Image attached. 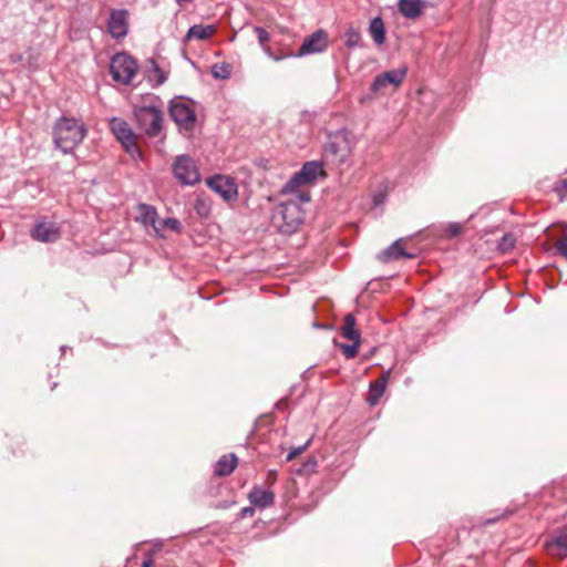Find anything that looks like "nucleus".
<instances>
[{
	"label": "nucleus",
	"instance_id": "32",
	"mask_svg": "<svg viewBox=\"0 0 567 567\" xmlns=\"http://www.w3.org/2000/svg\"><path fill=\"white\" fill-rule=\"evenodd\" d=\"M311 439H309L303 445L292 449L288 455L286 456V461L290 462L292 461L297 455L301 454L309 445H310Z\"/></svg>",
	"mask_w": 567,
	"mask_h": 567
},
{
	"label": "nucleus",
	"instance_id": "6",
	"mask_svg": "<svg viewBox=\"0 0 567 567\" xmlns=\"http://www.w3.org/2000/svg\"><path fill=\"white\" fill-rule=\"evenodd\" d=\"M322 165L317 161L306 162L301 169L293 174L284 185L282 193H295L300 186L312 184L318 176L323 175Z\"/></svg>",
	"mask_w": 567,
	"mask_h": 567
},
{
	"label": "nucleus",
	"instance_id": "34",
	"mask_svg": "<svg viewBox=\"0 0 567 567\" xmlns=\"http://www.w3.org/2000/svg\"><path fill=\"white\" fill-rule=\"evenodd\" d=\"M151 63H152L153 71H154V73L156 75V84L157 85L163 84L166 81V78H165L164 73L162 72L159 66L155 63L154 60H151Z\"/></svg>",
	"mask_w": 567,
	"mask_h": 567
},
{
	"label": "nucleus",
	"instance_id": "14",
	"mask_svg": "<svg viewBox=\"0 0 567 567\" xmlns=\"http://www.w3.org/2000/svg\"><path fill=\"white\" fill-rule=\"evenodd\" d=\"M324 157L334 164H343L348 161L350 151L346 141H329L323 148Z\"/></svg>",
	"mask_w": 567,
	"mask_h": 567
},
{
	"label": "nucleus",
	"instance_id": "3",
	"mask_svg": "<svg viewBox=\"0 0 567 567\" xmlns=\"http://www.w3.org/2000/svg\"><path fill=\"white\" fill-rule=\"evenodd\" d=\"M133 117L137 128L148 137L157 136L163 126V111L156 103L135 105Z\"/></svg>",
	"mask_w": 567,
	"mask_h": 567
},
{
	"label": "nucleus",
	"instance_id": "45",
	"mask_svg": "<svg viewBox=\"0 0 567 567\" xmlns=\"http://www.w3.org/2000/svg\"><path fill=\"white\" fill-rule=\"evenodd\" d=\"M196 209H197V213L203 214V213H202V210H204V207H200V208H199V206L197 205V206H196Z\"/></svg>",
	"mask_w": 567,
	"mask_h": 567
},
{
	"label": "nucleus",
	"instance_id": "19",
	"mask_svg": "<svg viewBox=\"0 0 567 567\" xmlns=\"http://www.w3.org/2000/svg\"><path fill=\"white\" fill-rule=\"evenodd\" d=\"M414 254L406 252L405 249L401 245V239L394 241L391 246L385 248L380 255L379 259L382 262H389L392 260H398L400 258H414Z\"/></svg>",
	"mask_w": 567,
	"mask_h": 567
},
{
	"label": "nucleus",
	"instance_id": "12",
	"mask_svg": "<svg viewBox=\"0 0 567 567\" xmlns=\"http://www.w3.org/2000/svg\"><path fill=\"white\" fill-rule=\"evenodd\" d=\"M405 75L406 68L394 69L382 74H379L374 78L373 82L371 83L370 90L372 93H378L389 84L393 85L394 87H398L403 82Z\"/></svg>",
	"mask_w": 567,
	"mask_h": 567
},
{
	"label": "nucleus",
	"instance_id": "8",
	"mask_svg": "<svg viewBox=\"0 0 567 567\" xmlns=\"http://www.w3.org/2000/svg\"><path fill=\"white\" fill-rule=\"evenodd\" d=\"M169 114L181 130L190 131L196 123V114L188 101L177 99L171 102Z\"/></svg>",
	"mask_w": 567,
	"mask_h": 567
},
{
	"label": "nucleus",
	"instance_id": "16",
	"mask_svg": "<svg viewBox=\"0 0 567 567\" xmlns=\"http://www.w3.org/2000/svg\"><path fill=\"white\" fill-rule=\"evenodd\" d=\"M547 550L560 558L567 557V526L558 529L551 542L546 544Z\"/></svg>",
	"mask_w": 567,
	"mask_h": 567
},
{
	"label": "nucleus",
	"instance_id": "1",
	"mask_svg": "<svg viewBox=\"0 0 567 567\" xmlns=\"http://www.w3.org/2000/svg\"><path fill=\"white\" fill-rule=\"evenodd\" d=\"M85 126L75 118L61 117L53 128L55 146L64 154L71 153L84 138Z\"/></svg>",
	"mask_w": 567,
	"mask_h": 567
},
{
	"label": "nucleus",
	"instance_id": "39",
	"mask_svg": "<svg viewBox=\"0 0 567 567\" xmlns=\"http://www.w3.org/2000/svg\"><path fill=\"white\" fill-rule=\"evenodd\" d=\"M298 198H299L300 202H303V203H307L310 199V197H309V195L307 193L299 194Z\"/></svg>",
	"mask_w": 567,
	"mask_h": 567
},
{
	"label": "nucleus",
	"instance_id": "10",
	"mask_svg": "<svg viewBox=\"0 0 567 567\" xmlns=\"http://www.w3.org/2000/svg\"><path fill=\"white\" fill-rule=\"evenodd\" d=\"M328 48V34L324 30H317L309 37H307L298 52L296 58H302L309 54L321 53Z\"/></svg>",
	"mask_w": 567,
	"mask_h": 567
},
{
	"label": "nucleus",
	"instance_id": "11",
	"mask_svg": "<svg viewBox=\"0 0 567 567\" xmlns=\"http://www.w3.org/2000/svg\"><path fill=\"white\" fill-rule=\"evenodd\" d=\"M107 31L116 40L125 38L128 31V11L113 10L107 20Z\"/></svg>",
	"mask_w": 567,
	"mask_h": 567
},
{
	"label": "nucleus",
	"instance_id": "40",
	"mask_svg": "<svg viewBox=\"0 0 567 567\" xmlns=\"http://www.w3.org/2000/svg\"><path fill=\"white\" fill-rule=\"evenodd\" d=\"M441 0H425V2H427L431 6H434L436 4L437 2H440Z\"/></svg>",
	"mask_w": 567,
	"mask_h": 567
},
{
	"label": "nucleus",
	"instance_id": "43",
	"mask_svg": "<svg viewBox=\"0 0 567 567\" xmlns=\"http://www.w3.org/2000/svg\"><path fill=\"white\" fill-rule=\"evenodd\" d=\"M560 184H561V186H563L564 188H566V189H567V181H566V179L561 181V183H560Z\"/></svg>",
	"mask_w": 567,
	"mask_h": 567
},
{
	"label": "nucleus",
	"instance_id": "38",
	"mask_svg": "<svg viewBox=\"0 0 567 567\" xmlns=\"http://www.w3.org/2000/svg\"><path fill=\"white\" fill-rule=\"evenodd\" d=\"M142 567H153V559L151 557L145 558L142 563Z\"/></svg>",
	"mask_w": 567,
	"mask_h": 567
},
{
	"label": "nucleus",
	"instance_id": "9",
	"mask_svg": "<svg viewBox=\"0 0 567 567\" xmlns=\"http://www.w3.org/2000/svg\"><path fill=\"white\" fill-rule=\"evenodd\" d=\"M207 186L226 202L234 200L238 196L236 183L227 176H212L207 179Z\"/></svg>",
	"mask_w": 567,
	"mask_h": 567
},
{
	"label": "nucleus",
	"instance_id": "15",
	"mask_svg": "<svg viewBox=\"0 0 567 567\" xmlns=\"http://www.w3.org/2000/svg\"><path fill=\"white\" fill-rule=\"evenodd\" d=\"M138 215L136 216V221L142 224L145 227L151 226L158 237H163L161 234V227L158 224V215L154 206L148 204H138L137 206Z\"/></svg>",
	"mask_w": 567,
	"mask_h": 567
},
{
	"label": "nucleus",
	"instance_id": "27",
	"mask_svg": "<svg viewBox=\"0 0 567 567\" xmlns=\"http://www.w3.org/2000/svg\"><path fill=\"white\" fill-rule=\"evenodd\" d=\"M516 238L513 234H505L498 241V249L502 252H507L512 250L515 246Z\"/></svg>",
	"mask_w": 567,
	"mask_h": 567
},
{
	"label": "nucleus",
	"instance_id": "37",
	"mask_svg": "<svg viewBox=\"0 0 567 567\" xmlns=\"http://www.w3.org/2000/svg\"><path fill=\"white\" fill-rule=\"evenodd\" d=\"M384 196L382 194H377L373 197L374 205H380L383 202Z\"/></svg>",
	"mask_w": 567,
	"mask_h": 567
},
{
	"label": "nucleus",
	"instance_id": "28",
	"mask_svg": "<svg viewBox=\"0 0 567 567\" xmlns=\"http://www.w3.org/2000/svg\"><path fill=\"white\" fill-rule=\"evenodd\" d=\"M360 343L361 340L352 341L351 344H341L340 349L342 350L346 358L351 359L357 355Z\"/></svg>",
	"mask_w": 567,
	"mask_h": 567
},
{
	"label": "nucleus",
	"instance_id": "25",
	"mask_svg": "<svg viewBox=\"0 0 567 567\" xmlns=\"http://www.w3.org/2000/svg\"><path fill=\"white\" fill-rule=\"evenodd\" d=\"M344 45L349 49H353L360 44L361 35L359 30L350 27L344 32Z\"/></svg>",
	"mask_w": 567,
	"mask_h": 567
},
{
	"label": "nucleus",
	"instance_id": "22",
	"mask_svg": "<svg viewBox=\"0 0 567 567\" xmlns=\"http://www.w3.org/2000/svg\"><path fill=\"white\" fill-rule=\"evenodd\" d=\"M237 466V457L234 453L223 455L216 463L214 473L217 476H227L234 472Z\"/></svg>",
	"mask_w": 567,
	"mask_h": 567
},
{
	"label": "nucleus",
	"instance_id": "30",
	"mask_svg": "<svg viewBox=\"0 0 567 567\" xmlns=\"http://www.w3.org/2000/svg\"><path fill=\"white\" fill-rule=\"evenodd\" d=\"M161 227V230L164 227H167L174 231H178L181 229V223L176 218H165L162 221H158L157 224Z\"/></svg>",
	"mask_w": 567,
	"mask_h": 567
},
{
	"label": "nucleus",
	"instance_id": "20",
	"mask_svg": "<svg viewBox=\"0 0 567 567\" xmlns=\"http://www.w3.org/2000/svg\"><path fill=\"white\" fill-rule=\"evenodd\" d=\"M248 497L250 503L259 508H266L272 505L275 501V495L271 491L262 489L260 487H254Z\"/></svg>",
	"mask_w": 567,
	"mask_h": 567
},
{
	"label": "nucleus",
	"instance_id": "41",
	"mask_svg": "<svg viewBox=\"0 0 567 567\" xmlns=\"http://www.w3.org/2000/svg\"><path fill=\"white\" fill-rule=\"evenodd\" d=\"M11 60L14 61V62L20 61L21 60V55L11 56Z\"/></svg>",
	"mask_w": 567,
	"mask_h": 567
},
{
	"label": "nucleus",
	"instance_id": "13",
	"mask_svg": "<svg viewBox=\"0 0 567 567\" xmlns=\"http://www.w3.org/2000/svg\"><path fill=\"white\" fill-rule=\"evenodd\" d=\"M30 235L37 241L52 243L60 238V229L53 221L40 220L31 229Z\"/></svg>",
	"mask_w": 567,
	"mask_h": 567
},
{
	"label": "nucleus",
	"instance_id": "46",
	"mask_svg": "<svg viewBox=\"0 0 567 567\" xmlns=\"http://www.w3.org/2000/svg\"><path fill=\"white\" fill-rule=\"evenodd\" d=\"M61 351H66L65 346L61 347Z\"/></svg>",
	"mask_w": 567,
	"mask_h": 567
},
{
	"label": "nucleus",
	"instance_id": "35",
	"mask_svg": "<svg viewBox=\"0 0 567 567\" xmlns=\"http://www.w3.org/2000/svg\"><path fill=\"white\" fill-rule=\"evenodd\" d=\"M462 230V226L457 223H451L449 224V226L446 227V235L449 237H455L457 236Z\"/></svg>",
	"mask_w": 567,
	"mask_h": 567
},
{
	"label": "nucleus",
	"instance_id": "18",
	"mask_svg": "<svg viewBox=\"0 0 567 567\" xmlns=\"http://www.w3.org/2000/svg\"><path fill=\"white\" fill-rule=\"evenodd\" d=\"M216 31L217 27L215 24H194L188 29L185 35V41H205L208 40L212 35H214Z\"/></svg>",
	"mask_w": 567,
	"mask_h": 567
},
{
	"label": "nucleus",
	"instance_id": "23",
	"mask_svg": "<svg viewBox=\"0 0 567 567\" xmlns=\"http://www.w3.org/2000/svg\"><path fill=\"white\" fill-rule=\"evenodd\" d=\"M369 32L377 45H381L385 41V29L383 20L380 17H375L371 20L369 25Z\"/></svg>",
	"mask_w": 567,
	"mask_h": 567
},
{
	"label": "nucleus",
	"instance_id": "2",
	"mask_svg": "<svg viewBox=\"0 0 567 567\" xmlns=\"http://www.w3.org/2000/svg\"><path fill=\"white\" fill-rule=\"evenodd\" d=\"M305 213L297 199H287L278 204L272 220L281 234H293L303 223Z\"/></svg>",
	"mask_w": 567,
	"mask_h": 567
},
{
	"label": "nucleus",
	"instance_id": "29",
	"mask_svg": "<svg viewBox=\"0 0 567 567\" xmlns=\"http://www.w3.org/2000/svg\"><path fill=\"white\" fill-rule=\"evenodd\" d=\"M255 33L257 34L258 42L265 50V48H268L266 43L269 41L270 37L269 33L264 29L262 27H255Z\"/></svg>",
	"mask_w": 567,
	"mask_h": 567
},
{
	"label": "nucleus",
	"instance_id": "24",
	"mask_svg": "<svg viewBox=\"0 0 567 567\" xmlns=\"http://www.w3.org/2000/svg\"><path fill=\"white\" fill-rule=\"evenodd\" d=\"M341 334L343 338L351 341L361 340L360 333L355 329V318L352 313L346 316L343 326L341 327Z\"/></svg>",
	"mask_w": 567,
	"mask_h": 567
},
{
	"label": "nucleus",
	"instance_id": "26",
	"mask_svg": "<svg viewBox=\"0 0 567 567\" xmlns=\"http://www.w3.org/2000/svg\"><path fill=\"white\" fill-rule=\"evenodd\" d=\"M212 75L218 80H225L229 78L230 70L226 63H216L212 66Z\"/></svg>",
	"mask_w": 567,
	"mask_h": 567
},
{
	"label": "nucleus",
	"instance_id": "21",
	"mask_svg": "<svg viewBox=\"0 0 567 567\" xmlns=\"http://www.w3.org/2000/svg\"><path fill=\"white\" fill-rule=\"evenodd\" d=\"M399 11L408 19H415L421 16L423 2L421 0H399Z\"/></svg>",
	"mask_w": 567,
	"mask_h": 567
},
{
	"label": "nucleus",
	"instance_id": "4",
	"mask_svg": "<svg viewBox=\"0 0 567 567\" xmlns=\"http://www.w3.org/2000/svg\"><path fill=\"white\" fill-rule=\"evenodd\" d=\"M109 126L116 140L133 158L141 157V151L136 143V134L125 120L112 117L109 122Z\"/></svg>",
	"mask_w": 567,
	"mask_h": 567
},
{
	"label": "nucleus",
	"instance_id": "17",
	"mask_svg": "<svg viewBox=\"0 0 567 567\" xmlns=\"http://www.w3.org/2000/svg\"><path fill=\"white\" fill-rule=\"evenodd\" d=\"M390 373L391 371L388 370L378 380L370 383L367 402L371 406L377 405L382 398L390 378Z\"/></svg>",
	"mask_w": 567,
	"mask_h": 567
},
{
	"label": "nucleus",
	"instance_id": "44",
	"mask_svg": "<svg viewBox=\"0 0 567 567\" xmlns=\"http://www.w3.org/2000/svg\"><path fill=\"white\" fill-rule=\"evenodd\" d=\"M196 209H197V213L203 214V213H202V210H204V207H200V208H199V206L197 205V206H196Z\"/></svg>",
	"mask_w": 567,
	"mask_h": 567
},
{
	"label": "nucleus",
	"instance_id": "42",
	"mask_svg": "<svg viewBox=\"0 0 567 567\" xmlns=\"http://www.w3.org/2000/svg\"><path fill=\"white\" fill-rule=\"evenodd\" d=\"M310 465L311 467H313L316 465V461H311L309 463H306L305 466H308Z\"/></svg>",
	"mask_w": 567,
	"mask_h": 567
},
{
	"label": "nucleus",
	"instance_id": "5",
	"mask_svg": "<svg viewBox=\"0 0 567 567\" xmlns=\"http://www.w3.org/2000/svg\"><path fill=\"white\" fill-rule=\"evenodd\" d=\"M110 72L114 81L128 85L137 72V63L127 53L120 52L112 58Z\"/></svg>",
	"mask_w": 567,
	"mask_h": 567
},
{
	"label": "nucleus",
	"instance_id": "31",
	"mask_svg": "<svg viewBox=\"0 0 567 567\" xmlns=\"http://www.w3.org/2000/svg\"><path fill=\"white\" fill-rule=\"evenodd\" d=\"M557 252L567 260V233L555 245Z\"/></svg>",
	"mask_w": 567,
	"mask_h": 567
},
{
	"label": "nucleus",
	"instance_id": "7",
	"mask_svg": "<svg viewBox=\"0 0 567 567\" xmlns=\"http://www.w3.org/2000/svg\"><path fill=\"white\" fill-rule=\"evenodd\" d=\"M174 177L182 185H195L200 181V175L193 158L188 155H179L173 163Z\"/></svg>",
	"mask_w": 567,
	"mask_h": 567
},
{
	"label": "nucleus",
	"instance_id": "33",
	"mask_svg": "<svg viewBox=\"0 0 567 567\" xmlns=\"http://www.w3.org/2000/svg\"><path fill=\"white\" fill-rule=\"evenodd\" d=\"M265 53L270 58L272 59L274 61H281L286 58H296V53L293 52H288L286 54H281V55H278L276 53H274L270 48H265Z\"/></svg>",
	"mask_w": 567,
	"mask_h": 567
},
{
	"label": "nucleus",
	"instance_id": "36",
	"mask_svg": "<svg viewBox=\"0 0 567 567\" xmlns=\"http://www.w3.org/2000/svg\"><path fill=\"white\" fill-rule=\"evenodd\" d=\"M254 514H255V508L251 506H247V507L241 508V511L239 513V517L245 518L247 516H252Z\"/></svg>",
	"mask_w": 567,
	"mask_h": 567
}]
</instances>
